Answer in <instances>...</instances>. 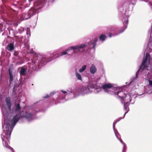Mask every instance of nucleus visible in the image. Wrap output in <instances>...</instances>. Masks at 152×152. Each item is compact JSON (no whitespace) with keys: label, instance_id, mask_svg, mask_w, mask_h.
I'll use <instances>...</instances> for the list:
<instances>
[{"label":"nucleus","instance_id":"38","mask_svg":"<svg viewBox=\"0 0 152 152\" xmlns=\"http://www.w3.org/2000/svg\"><path fill=\"white\" fill-rule=\"evenodd\" d=\"M12 148H11V149H12Z\"/></svg>","mask_w":152,"mask_h":152},{"label":"nucleus","instance_id":"19","mask_svg":"<svg viewBox=\"0 0 152 152\" xmlns=\"http://www.w3.org/2000/svg\"><path fill=\"white\" fill-rule=\"evenodd\" d=\"M148 57L150 58L149 54L147 53L146 54L145 58L144 61H143V62H144V63H146L148 61Z\"/></svg>","mask_w":152,"mask_h":152},{"label":"nucleus","instance_id":"35","mask_svg":"<svg viewBox=\"0 0 152 152\" xmlns=\"http://www.w3.org/2000/svg\"><path fill=\"white\" fill-rule=\"evenodd\" d=\"M12 152H14L13 149L12 148Z\"/></svg>","mask_w":152,"mask_h":152},{"label":"nucleus","instance_id":"40","mask_svg":"<svg viewBox=\"0 0 152 152\" xmlns=\"http://www.w3.org/2000/svg\"><path fill=\"white\" fill-rule=\"evenodd\" d=\"M124 116H125V115H124ZM123 118H124V117H123Z\"/></svg>","mask_w":152,"mask_h":152},{"label":"nucleus","instance_id":"26","mask_svg":"<svg viewBox=\"0 0 152 152\" xmlns=\"http://www.w3.org/2000/svg\"><path fill=\"white\" fill-rule=\"evenodd\" d=\"M3 27V25L1 23H0V30L1 32L2 31V28Z\"/></svg>","mask_w":152,"mask_h":152},{"label":"nucleus","instance_id":"24","mask_svg":"<svg viewBox=\"0 0 152 152\" xmlns=\"http://www.w3.org/2000/svg\"><path fill=\"white\" fill-rule=\"evenodd\" d=\"M5 144L4 143H3V144L6 147L8 148V146H9L8 143L7 142L5 141Z\"/></svg>","mask_w":152,"mask_h":152},{"label":"nucleus","instance_id":"33","mask_svg":"<svg viewBox=\"0 0 152 152\" xmlns=\"http://www.w3.org/2000/svg\"><path fill=\"white\" fill-rule=\"evenodd\" d=\"M50 1H51V2H53L55 1V0H49Z\"/></svg>","mask_w":152,"mask_h":152},{"label":"nucleus","instance_id":"4","mask_svg":"<svg viewBox=\"0 0 152 152\" xmlns=\"http://www.w3.org/2000/svg\"><path fill=\"white\" fill-rule=\"evenodd\" d=\"M20 115L21 117L25 118L29 121L32 119L33 115L31 113H28L26 111H23L21 113Z\"/></svg>","mask_w":152,"mask_h":152},{"label":"nucleus","instance_id":"31","mask_svg":"<svg viewBox=\"0 0 152 152\" xmlns=\"http://www.w3.org/2000/svg\"><path fill=\"white\" fill-rule=\"evenodd\" d=\"M128 19L126 20V25H127V24H128Z\"/></svg>","mask_w":152,"mask_h":152},{"label":"nucleus","instance_id":"6","mask_svg":"<svg viewBox=\"0 0 152 152\" xmlns=\"http://www.w3.org/2000/svg\"><path fill=\"white\" fill-rule=\"evenodd\" d=\"M34 14V12L33 9H31L28 11L27 14L23 13V16L24 19L27 20L30 18Z\"/></svg>","mask_w":152,"mask_h":152},{"label":"nucleus","instance_id":"9","mask_svg":"<svg viewBox=\"0 0 152 152\" xmlns=\"http://www.w3.org/2000/svg\"><path fill=\"white\" fill-rule=\"evenodd\" d=\"M8 72L9 75V86H10L11 83L13 80V77L12 74V71L11 68L9 67L8 69Z\"/></svg>","mask_w":152,"mask_h":152},{"label":"nucleus","instance_id":"3","mask_svg":"<svg viewBox=\"0 0 152 152\" xmlns=\"http://www.w3.org/2000/svg\"><path fill=\"white\" fill-rule=\"evenodd\" d=\"M50 60H48L47 59L46 57L43 56L42 57L41 61L39 62V61L37 62V61H35L34 60H32V62L34 64L33 67V69L36 71L38 70L40 68V64H45L46 63L49 62Z\"/></svg>","mask_w":152,"mask_h":152},{"label":"nucleus","instance_id":"34","mask_svg":"<svg viewBox=\"0 0 152 152\" xmlns=\"http://www.w3.org/2000/svg\"><path fill=\"white\" fill-rule=\"evenodd\" d=\"M122 119V118H121L118 121H116V122H115V123H114V124H116V123L118 121H119L120 119Z\"/></svg>","mask_w":152,"mask_h":152},{"label":"nucleus","instance_id":"7","mask_svg":"<svg viewBox=\"0 0 152 152\" xmlns=\"http://www.w3.org/2000/svg\"><path fill=\"white\" fill-rule=\"evenodd\" d=\"M116 91V92H115V94H117L121 100H123L125 97V93L123 92L121 89H117Z\"/></svg>","mask_w":152,"mask_h":152},{"label":"nucleus","instance_id":"30","mask_svg":"<svg viewBox=\"0 0 152 152\" xmlns=\"http://www.w3.org/2000/svg\"><path fill=\"white\" fill-rule=\"evenodd\" d=\"M61 91L63 93H64V94H66L67 93V92L66 91H64L63 90H61Z\"/></svg>","mask_w":152,"mask_h":152},{"label":"nucleus","instance_id":"27","mask_svg":"<svg viewBox=\"0 0 152 152\" xmlns=\"http://www.w3.org/2000/svg\"><path fill=\"white\" fill-rule=\"evenodd\" d=\"M149 84L151 86H152V81L151 80H149Z\"/></svg>","mask_w":152,"mask_h":152},{"label":"nucleus","instance_id":"20","mask_svg":"<svg viewBox=\"0 0 152 152\" xmlns=\"http://www.w3.org/2000/svg\"><path fill=\"white\" fill-rule=\"evenodd\" d=\"M86 65H84L82 66V68H80L79 70V72H83L86 69Z\"/></svg>","mask_w":152,"mask_h":152},{"label":"nucleus","instance_id":"36","mask_svg":"<svg viewBox=\"0 0 152 152\" xmlns=\"http://www.w3.org/2000/svg\"><path fill=\"white\" fill-rule=\"evenodd\" d=\"M125 29H126V27H127V26H125Z\"/></svg>","mask_w":152,"mask_h":152},{"label":"nucleus","instance_id":"22","mask_svg":"<svg viewBox=\"0 0 152 152\" xmlns=\"http://www.w3.org/2000/svg\"><path fill=\"white\" fill-rule=\"evenodd\" d=\"M53 94H54L53 93H51L50 94V95H47L45 96L44 97V98L45 99L48 98L50 96H51L52 95H53Z\"/></svg>","mask_w":152,"mask_h":152},{"label":"nucleus","instance_id":"25","mask_svg":"<svg viewBox=\"0 0 152 152\" xmlns=\"http://www.w3.org/2000/svg\"><path fill=\"white\" fill-rule=\"evenodd\" d=\"M96 45V43H95V42H94L93 43V46H92V48L94 50L95 49V48Z\"/></svg>","mask_w":152,"mask_h":152},{"label":"nucleus","instance_id":"39","mask_svg":"<svg viewBox=\"0 0 152 152\" xmlns=\"http://www.w3.org/2000/svg\"><path fill=\"white\" fill-rule=\"evenodd\" d=\"M2 140H3V141H4V140L2 139Z\"/></svg>","mask_w":152,"mask_h":152},{"label":"nucleus","instance_id":"21","mask_svg":"<svg viewBox=\"0 0 152 152\" xmlns=\"http://www.w3.org/2000/svg\"><path fill=\"white\" fill-rule=\"evenodd\" d=\"M76 76L78 80H82L81 75L77 72L76 73Z\"/></svg>","mask_w":152,"mask_h":152},{"label":"nucleus","instance_id":"18","mask_svg":"<svg viewBox=\"0 0 152 152\" xmlns=\"http://www.w3.org/2000/svg\"><path fill=\"white\" fill-rule=\"evenodd\" d=\"M106 37H107L105 34H102L99 37V38L100 40L103 42L105 40Z\"/></svg>","mask_w":152,"mask_h":152},{"label":"nucleus","instance_id":"15","mask_svg":"<svg viewBox=\"0 0 152 152\" xmlns=\"http://www.w3.org/2000/svg\"><path fill=\"white\" fill-rule=\"evenodd\" d=\"M15 111L16 112H18L19 111L20 109H21V107L20 106L19 104H15Z\"/></svg>","mask_w":152,"mask_h":152},{"label":"nucleus","instance_id":"11","mask_svg":"<svg viewBox=\"0 0 152 152\" xmlns=\"http://www.w3.org/2000/svg\"><path fill=\"white\" fill-rule=\"evenodd\" d=\"M7 49L10 51H12L15 48L14 44L10 43L8 44L6 47Z\"/></svg>","mask_w":152,"mask_h":152},{"label":"nucleus","instance_id":"28","mask_svg":"<svg viewBox=\"0 0 152 152\" xmlns=\"http://www.w3.org/2000/svg\"><path fill=\"white\" fill-rule=\"evenodd\" d=\"M140 69H139L138 71H137L136 73V77H137V76L138 75L139 71H140Z\"/></svg>","mask_w":152,"mask_h":152},{"label":"nucleus","instance_id":"29","mask_svg":"<svg viewBox=\"0 0 152 152\" xmlns=\"http://www.w3.org/2000/svg\"><path fill=\"white\" fill-rule=\"evenodd\" d=\"M97 41H98V39H97V38H96L95 39L94 42H95V43H96Z\"/></svg>","mask_w":152,"mask_h":152},{"label":"nucleus","instance_id":"32","mask_svg":"<svg viewBox=\"0 0 152 152\" xmlns=\"http://www.w3.org/2000/svg\"><path fill=\"white\" fill-rule=\"evenodd\" d=\"M109 37H111L112 35H111V33L110 34H109Z\"/></svg>","mask_w":152,"mask_h":152},{"label":"nucleus","instance_id":"13","mask_svg":"<svg viewBox=\"0 0 152 152\" xmlns=\"http://www.w3.org/2000/svg\"><path fill=\"white\" fill-rule=\"evenodd\" d=\"M96 66L93 64L91 65V66L90 68V72L92 74H94L96 72Z\"/></svg>","mask_w":152,"mask_h":152},{"label":"nucleus","instance_id":"17","mask_svg":"<svg viewBox=\"0 0 152 152\" xmlns=\"http://www.w3.org/2000/svg\"><path fill=\"white\" fill-rule=\"evenodd\" d=\"M146 63H144V62H143L142 65L140 66V68L139 69H142V70H143L146 67H147L148 66H146L145 64Z\"/></svg>","mask_w":152,"mask_h":152},{"label":"nucleus","instance_id":"14","mask_svg":"<svg viewBox=\"0 0 152 152\" xmlns=\"http://www.w3.org/2000/svg\"><path fill=\"white\" fill-rule=\"evenodd\" d=\"M129 103L128 102H126L124 104V109L126 111L127 110V111L124 114V115H125L126 113L128 112V110H129Z\"/></svg>","mask_w":152,"mask_h":152},{"label":"nucleus","instance_id":"8","mask_svg":"<svg viewBox=\"0 0 152 152\" xmlns=\"http://www.w3.org/2000/svg\"><path fill=\"white\" fill-rule=\"evenodd\" d=\"M113 86V84L109 83H106L102 85V88L104 90H105V92H108V91L107 89H110Z\"/></svg>","mask_w":152,"mask_h":152},{"label":"nucleus","instance_id":"2","mask_svg":"<svg viewBox=\"0 0 152 152\" xmlns=\"http://www.w3.org/2000/svg\"><path fill=\"white\" fill-rule=\"evenodd\" d=\"M96 87V84L92 83H90L88 84V86L85 87L78 88L76 91L80 94H86L91 92V88H94Z\"/></svg>","mask_w":152,"mask_h":152},{"label":"nucleus","instance_id":"10","mask_svg":"<svg viewBox=\"0 0 152 152\" xmlns=\"http://www.w3.org/2000/svg\"><path fill=\"white\" fill-rule=\"evenodd\" d=\"M20 118V116L18 115H15L11 121L12 125H15L16 123L18 121Z\"/></svg>","mask_w":152,"mask_h":152},{"label":"nucleus","instance_id":"23","mask_svg":"<svg viewBox=\"0 0 152 152\" xmlns=\"http://www.w3.org/2000/svg\"><path fill=\"white\" fill-rule=\"evenodd\" d=\"M19 54V52L18 51H15L14 53V55L15 56H17Z\"/></svg>","mask_w":152,"mask_h":152},{"label":"nucleus","instance_id":"37","mask_svg":"<svg viewBox=\"0 0 152 152\" xmlns=\"http://www.w3.org/2000/svg\"><path fill=\"white\" fill-rule=\"evenodd\" d=\"M148 62L149 63V62H150V61H149V60L148 61Z\"/></svg>","mask_w":152,"mask_h":152},{"label":"nucleus","instance_id":"1","mask_svg":"<svg viewBox=\"0 0 152 152\" xmlns=\"http://www.w3.org/2000/svg\"><path fill=\"white\" fill-rule=\"evenodd\" d=\"M86 45L85 44H81L79 45H77L72 46L68 48L67 50V52L66 51L62 52L60 55L57 54H54L53 58H56L58 56L62 55H65L68 54L69 55H72L73 53H75L78 52H82L84 51V48L86 46Z\"/></svg>","mask_w":152,"mask_h":152},{"label":"nucleus","instance_id":"12","mask_svg":"<svg viewBox=\"0 0 152 152\" xmlns=\"http://www.w3.org/2000/svg\"><path fill=\"white\" fill-rule=\"evenodd\" d=\"M5 101L6 102V104L7 105L9 109V110H10L11 107V104L10 97H6Z\"/></svg>","mask_w":152,"mask_h":152},{"label":"nucleus","instance_id":"5","mask_svg":"<svg viewBox=\"0 0 152 152\" xmlns=\"http://www.w3.org/2000/svg\"><path fill=\"white\" fill-rule=\"evenodd\" d=\"M12 125L10 124L9 123H7L6 128H7L6 131H4V132L6 135L8 136L9 137H10L11 132L12 129Z\"/></svg>","mask_w":152,"mask_h":152},{"label":"nucleus","instance_id":"16","mask_svg":"<svg viewBox=\"0 0 152 152\" xmlns=\"http://www.w3.org/2000/svg\"><path fill=\"white\" fill-rule=\"evenodd\" d=\"M26 71V70L25 68L22 67L20 71V75H25Z\"/></svg>","mask_w":152,"mask_h":152}]
</instances>
